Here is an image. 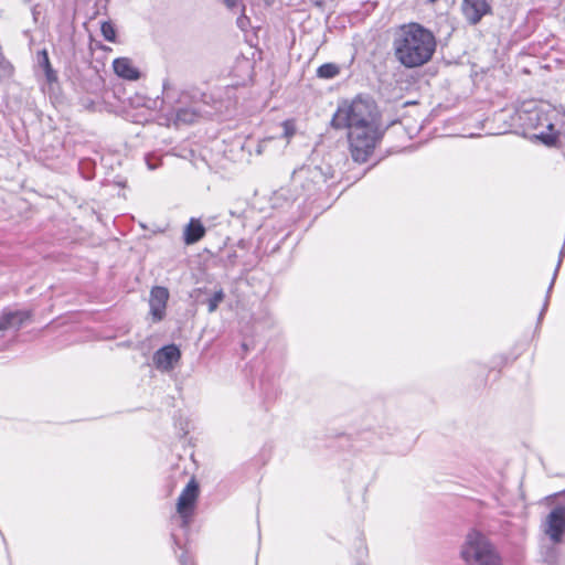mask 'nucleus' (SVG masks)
Instances as JSON below:
<instances>
[{"label": "nucleus", "mask_w": 565, "mask_h": 565, "mask_svg": "<svg viewBox=\"0 0 565 565\" xmlns=\"http://www.w3.org/2000/svg\"><path fill=\"white\" fill-rule=\"evenodd\" d=\"M544 532L556 544L562 541L565 532V507L554 508L545 519Z\"/></svg>", "instance_id": "7"}, {"label": "nucleus", "mask_w": 565, "mask_h": 565, "mask_svg": "<svg viewBox=\"0 0 565 565\" xmlns=\"http://www.w3.org/2000/svg\"><path fill=\"white\" fill-rule=\"evenodd\" d=\"M113 68L116 75L124 79L136 81L140 77V72L128 57H118L114 60Z\"/></svg>", "instance_id": "11"}, {"label": "nucleus", "mask_w": 565, "mask_h": 565, "mask_svg": "<svg viewBox=\"0 0 565 565\" xmlns=\"http://www.w3.org/2000/svg\"><path fill=\"white\" fill-rule=\"evenodd\" d=\"M316 6L318 7H322L323 6V1L322 0H311Z\"/></svg>", "instance_id": "26"}, {"label": "nucleus", "mask_w": 565, "mask_h": 565, "mask_svg": "<svg viewBox=\"0 0 565 565\" xmlns=\"http://www.w3.org/2000/svg\"><path fill=\"white\" fill-rule=\"evenodd\" d=\"M563 254H564V250L562 249V250H561V254H559V258H558L557 267H556V269H555V271H554L553 279H552V281H551V285H550V287H548V291H547V292H550V291H551V289H552V287H553V284H554V281H555V278H556V275H557V270H558V268H559V266H561V263H562Z\"/></svg>", "instance_id": "24"}, {"label": "nucleus", "mask_w": 565, "mask_h": 565, "mask_svg": "<svg viewBox=\"0 0 565 565\" xmlns=\"http://www.w3.org/2000/svg\"><path fill=\"white\" fill-rule=\"evenodd\" d=\"M181 353L177 345L169 344L159 349L153 355V363L158 370L170 371L180 360Z\"/></svg>", "instance_id": "10"}, {"label": "nucleus", "mask_w": 565, "mask_h": 565, "mask_svg": "<svg viewBox=\"0 0 565 565\" xmlns=\"http://www.w3.org/2000/svg\"><path fill=\"white\" fill-rule=\"evenodd\" d=\"M331 126L347 130L349 151L359 163L367 161L382 138L377 106L373 100L361 96L339 104Z\"/></svg>", "instance_id": "1"}, {"label": "nucleus", "mask_w": 565, "mask_h": 565, "mask_svg": "<svg viewBox=\"0 0 565 565\" xmlns=\"http://www.w3.org/2000/svg\"><path fill=\"white\" fill-rule=\"evenodd\" d=\"M273 140H274L273 137L262 140L257 146V149H256L257 153L262 154L266 150L268 143H270Z\"/></svg>", "instance_id": "22"}, {"label": "nucleus", "mask_w": 565, "mask_h": 565, "mask_svg": "<svg viewBox=\"0 0 565 565\" xmlns=\"http://www.w3.org/2000/svg\"><path fill=\"white\" fill-rule=\"evenodd\" d=\"M461 12L467 22L476 25L484 15L491 13V6L487 0H462Z\"/></svg>", "instance_id": "8"}, {"label": "nucleus", "mask_w": 565, "mask_h": 565, "mask_svg": "<svg viewBox=\"0 0 565 565\" xmlns=\"http://www.w3.org/2000/svg\"><path fill=\"white\" fill-rule=\"evenodd\" d=\"M38 64L43 68V71L52 66L46 50L38 52Z\"/></svg>", "instance_id": "19"}, {"label": "nucleus", "mask_w": 565, "mask_h": 565, "mask_svg": "<svg viewBox=\"0 0 565 565\" xmlns=\"http://www.w3.org/2000/svg\"><path fill=\"white\" fill-rule=\"evenodd\" d=\"M329 175L321 167H302L294 173V181L302 184L306 191L310 192L316 186L327 182Z\"/></svg>", "instance_id": "6"}, {"label": "nucleus", "mask_w": 565, "mask_h": 565, "mask_svg": "<svg viewBox=\"0 0 565 565\" xmlns=\"http://www.w3.org/2000/svg\"><path fill=\"white\" fill-rule=\"evenodd\" d=\"M223 1H224L225 7L228 10H234V9L238 8V6L241 3V0H223Z\"/></svg>", "instance_id": "23"}, {"label": "nucleus", "mask_w": 565, "mask_h": 565, "mask_svg": "<svg viewBox=\"0 0 565 565\" xmlns=\"http://www.w3.org/2000/svg\"><path fill=\"white\" fill-rule=\"evenodd\" d=\"M200 117V114L193 107L180 108L175 115V124L190 125L195 122Z\"/></svg>", "instance_id": "14"}, {"label": "nucleus", "mask_w": 565, "mask_h": 565, "mask_svg": "<svg viewBox=\"0 0 565 565\" xmlns=\"http://www.w3.org/2000/svg\"><path fill=\"white\" fill-rule=\"evenodd\" d=\"M198 497L199 486L195 480L192 479L182 490L177 502V512L182 519V526L190 524Z\"/></svg>", "instance_id": "5"}, {"label": "nucleus", "mask_w": 565, "mask_h": 565, "mask_svg": "<svg viewBox=\"0 0 565 565\" xmlns=\"http://www.w3.org/2000/svg\"><path fill=\"white\" fill-rule=\"evenodd\" d=\"M245 11V6L242 4V14L237 18L236 20V24L237 26L242 30V31H245L247 30V28L249 26V19L248 17L244 13Z\"/></svg>", "instance_id": "20"}, {"label": "nucleus", "mask_w": 565, "mask_h": 565, "mask_svg": "<svg viewBox=\"0 0 565 565\" xmlns=\"http://www.w3.org/2000/svg\"><path fill=\"white\" fill-rule=\"evenodd\" d=\"M225 294L222 289L216 290L211 298L207 299V310L210 313L214 312L220 303L224 300Z\"/></svg>", "instance_id": "16"}, {"label": "nucleus", "mask_w": 565, "mask_h": 565, "mask_svg": "<svg viewBox=\"0 0 565 565\" xmlns=\"http://www.w3.org/2000/svg\"><path fill=\"white\" fill-rule=\"evenodd\" d=\"M460 556L468 565H502L493 544L477 530H471L466 535Z\"/></svg>", "instance_id": "4"}, {"label": "nucleus", "mask_w": 565, "mask_h": 565, "mask_svg": "<svg viewBox=\"0 0 565 565\" xmlns=\"http://www.w3.org/2000/svg\"><path fill=\"white\" fill-rule=\"evenodd\" d=\"M547 303H548V297L546 298L545 302H544V306H543V310L541 312V316L543 315V312L546 310L547 308Z\"/></svg>", "instance_id": "27"}, {"label": "nucleus", "mask_w": 565, "mask_h": 565, "mask_svg": "<svg viewBox=\"0 0 565 565\" xmlns=\"http://www.w3.org/2000/svg\"><path fill=\"white\" fill-rule=\"evenodd\" d=\"M169 290L166 287L156 286L150 291V313L154 321H160L166 315Z\"/></svg>", "instance_id": "9"}, {"label": "nucleus", "mask_w": 565, "mask_h": 565, "mask_svg": "<svg viewBox=\"0 0 565 565\" xmlns=\"http://www.w3.org/2000/svg\"><path fill=\"white\" fill-rule=\"evenodd\" d=\"M44 73H45L46 81L49 83H53V82L57 81L56 72L53 70L52 66L46 68V70H44Z\"/></svg>", "instance_id": "21"}, {"label": "nucleus", "mask_w": 565, "mask_h": 565, "mask_svg": "<svg viewBox=\"0 0 565 565\" xmlns=\"http://www.w3.org/2000/svg\"><path fill=\"white\" fill-rule=\"evenodd\" d=\"M340 73V67L333 63H326L318 67L317 76L320 78L330 79Z\"/></svg>", "instance_id": "15"}, {"label": "nucleus", "mask_w": 565, "mask_h": 565, "mask_svg": "<svg viewBox=\"0 0 565 565\" xmlns=\"http://www.w3.org/2000/svg\"><path fill=\"white\" fill-rule=\"evenodd\" d=\"M205 234V227L195 218H191L184 228L183 239L186 245H192L199 242Z\"/></svg>", "instance_id": "13"}, {"label": "nucleus", "mask_w": 565, "mask_h": 565, "mask_svg": "<svg viewBox=\"0 0 565 565\" xmlns=\"http://www.w3.org/2000/svg\"><path fill=\"white\" fill-rule=\"evenodd\" d=\"M565 124V113L550 104L524 102L511 116V126L523 130L524 134L533 131V137L546 146H555L559 130Z\"/></svg>", "instance_id": "2"}, {"label": "nucleus", "mask_w": 565, "mask_h": 565, "mask_svg": "<svg viewBox=\"0 0 565 565\" xmlns=\"http://www.w3.org/2000/svg\"><path fill=\"white\" fill-rule=\"evenodd\" d=\"M282 138L286 139V145L289 142L290 138L296 134L295 122L292 120H285L282 122Z\"/></svg>", "instance_id": "18"}, {"label": "nucleus", "mask_w": 565, "mask_h": 565, "mask_svg": "<svg viewBox=\"0 0 565 565\" xmlns=\"http://www.w3.org/2000/svg\"><path fill=\"white\" fill-rule=\"evenodd\" d=\"M100 31L105 40L109 42H115L116 40V30L110 22H103L100 26Z\"/></svg>", "instance_id": "17"}, {"label": "nucleus", "mask_w": 565, "mask_h": 565, "mask_svg": "<svg viewBox=\"0 0 565 565\" xmlns=\"http://www.w3.org/2000/svg\"><path fill=\"white\" fill-rule=\"evenodd\" d=\"M179 561L181 565H193L191 562L188 561L185 554L180 555Z\"/></svg>", "instance_id": "25"}, {"label": "nucleus", "mask_w": 565, "mask_h": 565, "mask_svg": "<svg viewBox=\"0 0 565 565\" xmlns=\"http://www.w3.org/2000/svg\"><path fill=\"white\" fill-rule=\"evenodd\" d=\"M394 55L407 68H415L430 61L436 50L434 34L418 23L402 25L394 35Z\"/></svg>", "instance_id": "3"}, {"label": "nucleus", "mask_w": 565, "mask_h": 565, "mask_svg": "<svg viewBox=\"0 0 565 565\" xmlns=\"http://www.w3.org/2000/svg\"><path fill=\"white\" fill-rule=\"evenodd\" d=\"M29 317L26 311H4L0 317V331L18 330Z\"/></svg>", "instance_id": "12"}, {"label": "nucleus", "mask_w": 565, "mask_h": 565, "mask_svg": "<svg viewBox=\"0 0 565 565\" xmlns=\"http://www.w3.org/2000/svg\"><path fill=\"white\" fill-rule=\"evenodd\" d=\"M148 168H149L150 170H153V169H154V166H152V164L148 161Z\"/></svg>", "instance_id": "28"}]
</instances>
